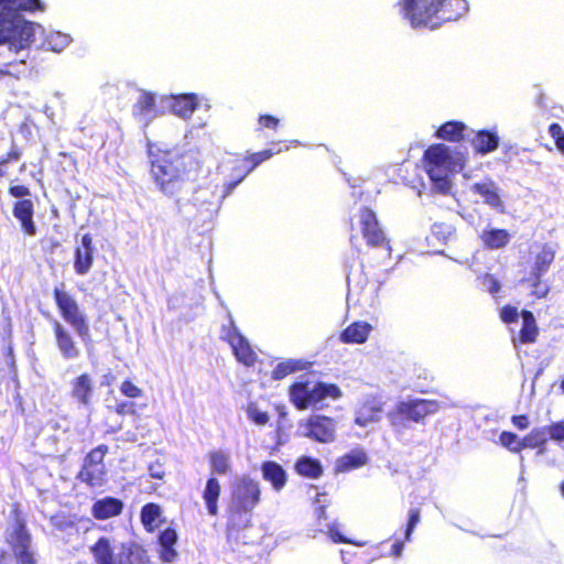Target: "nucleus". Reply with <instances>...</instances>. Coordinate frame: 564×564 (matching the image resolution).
Returning <instances> with one entry per match:
<instances>
[{"label": "nucleus", "instance_id": "1", "mask_svg": "<svg viewBox=\"0 0 564 564\" xmlns=\"http://www.w3.org/2000/svg\"><path fill=\"white\" fill-rule=\"evenodd\" d=\"M44 9L41 0H0V45H7L14 52L30 47L44 29L25 20L21 13ZM11 66L12 63L0 62V78L12 74Z\"/></svg>", "mask_w": 564, "mask_h": 564}, {"label": "nucleus", "instance_id": "2", "mask_svg": "<svg viewBox=\"0 0 564 564\" xmlns=\"http://www.w3.org/2000/svg\"><path fill=\"white\" fill-rule=\"evenodd\" d=\"M423 159L434 191L446 194L452 189L453 176L464 169L467 155L458 148L434 144L424 152Z\"/></svg>", "mask_w": 564, "mask_h": 564}, {"label": "nucleus", "instance_id": "3", "mask_svg": "<svg viewBox=\"0 0 564 564\" xmlns=\"http://www.w3.org/2000/svg\"><path fill=\"white\" fill-rule=\"evenodd\" d=\"M340 397L341 391L336 384L322 381L301 380L290 388V400L299 410H321L326 400H337Z\"/></svg>", "mask_w": 564, "mask_h": 564}, {"label": "nucleus", "instance_id": "4", "mask_svg": "<svg viewBox=\"0 0 564 564\" xmlns=\"http://www.w3.org/2000/svg\"><path fill=\"white\" fill-rule=\"evenodd\" d=\"M445 0H399L403 19L413 29L435 30L442 25V8Z\"/></svg>", "mask_w": 564, "mask_h": 564}, {"label": "nucleus", "instance_id": "5", "mask_svg": "<svg viewBox=\"0 0 564 564\" xmlns=\"http://www.w3.org/2000/svg\"><path fill=\"white\" fill-rule=\"evenodd\" d=\"M176 159V154L164 152L152 161L151 174L161 192L167 196L177 195L183 186Z\"/></svg>", "mask_w": 564, "mask_h": 564}, {"label": "nucleus", "instance_id": "6", "mask_svg": "<svg viewBox=\"0 0 564 564\" xmlns=\"http://www.w3.org/2000/svg\"><path fill=\"white\" fill-rule=\"evenodd\" d=\"M440 409L441 403L436 400L409 398L400 401L388 417L392 425H398L399 420L402 419L419 423L426 416L437 413Z\"/></svg>", "mask_w": 564, "mask_h": 564}, {"label": "nucleus", "instance_id": "7", "mask_svg": "<svg viewBox=\"0 0 564 564\" xmlns=\"http://www.w3.org/2000/svg\"><path fill=\"white\" fill-rule=\"evenodd\" d=\"M90 552L96 564H130L132 544L102 536Z\"/></svg>", "mask_w": 564, "mask_h": 564}, {"label": "nucleus", "instance_id": "8", "mask_svg": "<svg viewBox=\"0 0 564 564\" xmlns=\"http://www.w3.org/2000/svg\"><path fill=\"white\" fill-rule=\"evenodd\" d=\"M54 297L62 317L74 328L76 334L86 341L89 338V326L76 300L67 292L59 289H55Z\"/></svg>", "mask_w": 564, "mask_h": 564}, {"label": "nucleus", "instance_id": "9", "mask_svg": "<svg viewBox=\"0 0 564 564\" xmlns=\"http://www.w3.org/2000/svg\"><path fill=\"white\" fill-rule=\"evenodd\" d=\"M260 484L247 476L238 478L232 486L231 505L236 511L250 512L259 503Z\"/></svg>", "mask_w": 564, "mask_h": 564}, {"label": "nucleus", "instance_id": "10", "mask_svg": "<svg viewBox=\"0 0 564 564\" xmlns=\"http://www.w3.org/2000/svg\"><path fill=\"white\" fill-rule=\"evenodd\" d=\"M220 338L230 345L232 352L239 362L245 366H252L254 364L257 355L251 348L248 339L242 336L236 327L231 316H229L228 325H223Z\"/></svg>", "mask_w": 564, "mask_h": 564}, {"label": "nucleus", "instance_id": "11", "mask_svg": "<svg viewBox=\"0 0 564 564\" xmlns=\"http://www.w3.org/2000/svg\"><path fill=\"white\" fill-rule=\"evenodd\" d=\"M336 422L326 415H311L299 424L303 436L319 443H332L336 438Z\"/></svg>", "mask_w": 564, "mask_h": 564}, {"label": "nucleus", "instance_id": "12", "mask_svg": "<svg viewBox=\"0 0 564 564\" xmlns=\"http://www.w3.org/2000/svg\"><path fill=\"white\" fill-rule=\"evenodd\" d=\"M203 101H205L204 105L208 110L210 108L208 100L196 94L170 95L161 97V107L166 108L178 118L188 120Z\"/></svg>", "mask_w": 564, "mask_h": 564}, {"label": "nucleus", "instance_id": "13", "mask_svg": "<svg viewBox=\"0 0 564 564\" xmlns=\"http://www.w3.org/2000/svg\"><path fill=\"white\" fill-rule=\"evenodd\" d=\"M8 543L11 545L19 564H35L34 553L31 551V535L22 521L17 520L8 531Z\"/></svg>", "mask_w": 564, "mask_h": 564}, {"label": "nucleus", "instance_id": "14", "mask_svg": "<svg viewBox=\"0 0 564 564\" xmlns=\"http://www.w3.org/2000/svg\"><path fill=\"white\" fill-rule=\"evenodd\" d=\"M161 97L148 91L141 93L133 106L134 118L143 126H148L162 116L166 108L161 107Z\"/></svg>", "mask_w": 564, "mask_h": 564}, {"label": "nucleus", "instance_id": "15", "mask_svg": "<svg viewBox=\"0 0 564 564\" xmlns=\"http://www.w3.org/2000/svg\"><path fill=\"white\" fill-rule=\"evenodd\" d=\"M95 248L89 234L82 236L77 242L74 253V270L78 275H86L94 263Z\"/></svg>", "mask_w": 564, "mask_h": 564}, {"label": "nucleus", "instance_id": "16", "mask_svg": "<svg viewBox=\"0 0 564 564\" xmlns=\"http://www.w3.org/2000/svg\"><path fill=\"white\" fill-rule=\"evenodd\" d=\"M382 403L375 397H366L355 410V423L361 427L377 423L381 419Z\"/></svg>", "mask_w": 564, "mask_h": 564}, {"label": "nucleus", "instance_id": "17", "mask_svg": "<svg viewBox=\"0 0 564 564\" xmlns=\"http://www.w3.org/2000/svg\"><path fill=\"white\" fill-rule=\"evenodd\" d=\"M314 503L316 506L315 513L318 519L319 531L325 532L334 543H354L343 535L341 525L338 522L326 523L324 527L322 525L321 521L326 517L325 508L328 503L326 494H317Z\"/></svg>", "mask_w": 564, "mask_h": 564}, {"label": "nucleus", "instance_id": "18", "mask_svg": "<svg viewBox=\"0 0 564 564\" xmlns=\"http://www.w3.org/2000/svg\"><path fill=\"white\" fill-rule=\"evenodd\" d=\"M72 399L83 406H89L94 397V379L88 373H82L69 383Z\"/></svg>", "mask_w": 564, "mask_h": 564}, {"label": "nucleus", "instance_id": "19", "mask_svg": "<svg viewBox=\"0 0 564 564\" xmlns=\"http://www.w3.org/2000/svg\"><path fill=\"white\" fill-rule=\"evenodd\" d=\"M237 185V183H229L227 188L219 191L218 185L199 186L193 195V202L200 208L218 205Z\"/></svg>", "mask_w": 564, "mask_h": 564}, {"label": "nucleus", "instance_id": "20", "mask_svg": "<svg viewBox=\"0 0 564 564\" xmlns=\"http://www.w3.org/2000/svg\"><path fill=\"white\" fill-rule=\"evenodd\" d=\"M54 336L57 349L62 357L67 360L77 359L80 356V348L74 340L69 330H67L59 322H54Z\"/></svg>", "mask_w": 564, "mask_h": 564}, {"label": "nucleus", "instance_id": "21", "mask_svg": "<svg viewBox=\"0 0 564 564\" xmlns=\"http://www.w3.org/2000/svg\"><path fill=\"white\" fill-rule=\"evenodd\" d=\"M359 224L365 239L371 246H380L384 241L383 231L379 228L372 210L364 208L359 214Z\"/></svg>", "mask_w": 564, "mask_h": 564}, {"label": "nucleus", "instance_id": "22", "mask_svg": "<svg viewBox=\"0 0 564 564\" xmlns=\"http://www.w3.org/2000/svg\"><path fill=\"white\" fill-rule=\"evenodd\" d=\"M470 189L475 194H478L484 199V203L489 205L491 208L501 213L505 212V205L500 196L499 187L492 181L487 180L475 183L471 185Z\"/></svg>", "mask_w": 564, "mask_h": 564}, {"label": "nucleus", "instance_id": "23", "mask_svg": "<svg viewBox=\"0 0 564 564\" xmlns=\"http://www.w3.org/2000/svg\"><path fill=\"white\" fill-rule=\"evenodd\" d=\"M533 264L530 274L543 275L554 260L555 251L550 245H534L531 249Z\"/></svg>", "mask_w": 564, "mask_h": 564}, {"label": "nucleus", "instance_id": "24", "mask_svg": "<svg viewBox=\"0 0 564 564\" xmlns=\"http://www.w3.org/2000/svg\"><path fill=\"white\" fill-rule=\"evenodd\" d=\"M470 143L476 153L486 155L497 150L500 138L497 131L478 130L474 132Z\"/></svg>", "mask_w": 564, "mask_h": 564}, {"label": "nucleus", "instance_id": "25", "mask_svg": "<svg viewBox=\"0 0 564 564\" xmlns=\"http://www.w3.org/2000/svg\"><path fill=\"white\" fill-rule=\"evenodd\" d=\"M479 238L486 248L496 250L505 248L510 242L511 235L506 229L487 226L481 230Z\"/></svg>", "mask_w": 564, "mask_h": 564}, {"label": "nucleus", "instance_id": "26", "mask_svg": "<svg viewBox=\"0 0 564 564\" xmlns=\"http://www.w3.org/2000/svg\"><path fill=\"white\" fill-rule=\"evenodd\" d=\"M34 43H39L40 46H46L47 50L59 53L72 43V37L70 35L58 31H44L43 34L36 35V39L32 44Z\"/></svg>", "mask_w": 564, "mask_h": 564}, {"label": "nucleus", "instance_id": "27", "mask_svg": "<svg viewBox=\"0 0 564 564\" xmlns=\"http://www.w3.org/2000/svg\"><path fill=\"white\" fill-rule=\"evenodd\" d=\"M122 509L123 503L121 500L106 497L94 502L91 513L98 520H107L120 514Z\"/></svg>", "mask_w": 564, "mask_h": 564}, {"label": "nucleus", "instance_id": "28", "mask_svg": "<svg viewBox=\"0 0 564 564\" xmlns=\"http://www.w3.org/2000/svg\"><path fill=\"white\" fill-rule=\"evenodd\" d=\"M176 163L181 170V177L183 184L188 181H195L200 171V161L198 153L187 152L183 155H177Z\"/></svg>", "mask_w": 564, "mask_h": 564}, {"label": "nucleus", "instance_id": "29", "mask_svg": "<svg viewBox=\"0 0 564 564\" xmlns=\"http://www.w3.org/2000/svg\"><path fill=\"white\" fill-rule=\"evenodd\" d=\"M261 474L265 481H269L275 491L284 488L288 476L283 467L275 462H264L261 465Z\"/></svg>", "mask_w": 564, "mask_h": 564}, {"label": "nucleus", "instance_id": "30", "mask_svg": "<svg viewBox=\"0 0 564 564\" xmlns=\"http://www.w3.org/2000/svg\"><path fill=\"white\" fill-rule=\"evenodd\" d=\"M371 330L372 326L369 323L355 322L341 332L340 340L345 344H364Z\"/></svg>", "mask_w": 564, "mask_h": 564}, {"label": "nucleus", "instance_id": "31", "mask_svg": "<svg viewBox=\"0 0 564 564\" xmlns=\"http://www.w3.org/2000/svg\"><path fill=\"white\" fill-rule=\"evenodd\" d=\"M13 215L21 223L23 231L28 236H34L36 232L33 223V203L29 199L20 200L15 204Z\"/></svg>", "mask_w": 564, "mask_h": 564}, {"label": "nucleus", "instance_id": "32", "mask_svg": "<svg viewBox=\"0 0 564 564\" xmlns=\"http://www.w3.org/2000/svg\"><path fill=\"white\" fill-rule=\"evenodd\" d=\"M367 460V454L362 449L356 448L339 457L336 460L335 468L338 473H347L365 466Z\"/></svg>", "mask_w": 564, "mask_h": 564}, {"label": "nucleus", "instance_id": "33", "mask_svg": "<svg viewBox=\"0 0 564 564\" xmlns=\"http://www.w3.org/2000/svg\"><path fill=\"white\" fill-rule=\"evenodd\" d=\"M177 541V534L173 529H165L159 536L161 546L160 557L163 562L172 563L177 557V552L174 545Z\"/></svg>", "mask_w": 564, "mask_h": 564}, {"label": "nucleus", "instance_id": "34", "mask_svg": "<svg viewBox=\"0 0 564 564\" xmlns=\"http://www.w3.org/2000/svg\"><path fill=\"white\" fill-rule=\"evenodd\" d=\"M106 467L105 465H93L84 463L79 473V478L91 487H100L105 482Z\"/></svg>", "mask_w": 564, "mask_h": 564}, {"label": "nucleus", "instance_id": "35", "mask_svg": "<svg viewBox=\"0 0 564 564\" xmlns=\"http://www.w3.org/2000/svg\"><path fill=\"white\" fill-rule=\"evenodd\" d=\"M469 10L467 0H445L442 8V24L455 21Z\"/></svg>", "mask_w": 564, "mask_h": 564}, {"label": "nucleus", "instance_id": "36", "mask_svg": "<svg viewBox=\"0 0 564 564\" xmlns=\"http://www.w3.org/2000/svg\"><path fill=\"white\" fill-rule=\"evenodd\" d=\"M467 127L460 121H448L440 127L436 132L438 139L456 142L464 138Z\"/></svg>", "mask_w": 564, "mask_h": 564}, {"label": "nucleus", "instance_id": "37", "mask_svg": "<svg viewBox=\"0 0 564 564\" xmlns=\"http://www.w3.org/2000/svg\"><path fill=\"white\" fill-rule=\"evenodd\" d=\"M220 495V484L215 477L208 478L204 492L203 499L207 507V511L210 516H216L218 512L217 501Z\"/></svg>", "mask_w": 564, "mask_h": 564}, {"label": "nucleus", "instance_id": "38", "mask_svg": "<svg viewBox=\"0 0 564 564\" xmlns=\"http://www.w3.org/2000/svg\"><path fill=\"white\" fill-rule=\"evenodd\" d=\"M141 522L149 532L158 529L162 522V511L159 505L147 503L141 510Z\"/></svg>", "mask_w": 564, "mask_h": 564}, {"label": "nucleus", "instance_id": "39", "mask_svg": "<svg viewBox=\"0 0 564 564\" xmlns=\"http://www.w3.org/2000/svg\"><path fill=\"white\" fill-rule=\"evenodd\" d=\"M282 151V148H279L276 151L269 149L258 153H253L249 158L243 159L241 161L242 165L240 167L242 174L236 183H240L245 178V176L248 173H250L254 167H257L261 162L269 160L274 153H281Z\"/></svg>", "mask_w": 564, "mask_h": 564}, {"label": "nucleus", "instance_id": "40", "mask_svg": "<svg viewBox=\"0 0 564 564\" xmlns=\"http://www.w3.org/2000/svg\"><path fill=\"white\" fill-rule=\"evenodd\" d=\"M547 442V430L542 427L533 429L522 438V446L524 448H538V454L545 452V444Z\"/></svg>", "mask_w": 564, "mask_h": 564}, {"label": "nucleus", "instance_id": "41", "mask_svg": "<svg viewBox=\"0 0 564 564\" xmlns=\"http://www.w3.org/2000/svg\"><path fill=\"white\" fill-rule=\"evenodd\" d=\"M209 463L212 471L215 474L227 475L231 471V457L226 451L217 449L212 452Z\"/></svg>", "mask_w": 564, "mask_h": 564}, {"label": "nucleus", "instance_id": "42", "mask_svg": "<svg viewBox=\"0 0 564 564\" xmlns=\"http://www.w3.org/2000/svg\"><path fill=\"white\" fill-rule=\"evenodd\" d=\"M522 328L520 330V341L522 344H530L535 341L539 329L533 314L529 311L522 312Z\"/></svg>", "mask_w": 564, "mask_h": 564}, {"label": "nucleus", "instance_id": "43", "mask_svg": "<svg viewBox=\"0 0 564 564\" xmlns=\"http://www.w3.org/2000/svg\"><path fill=\"white\" fill-rule=\"evenodd\" d=\"M295 470L297 474L313 479L318 478L323 473L319 460L306 456L299 458Z\"/></svg>", "mask_w": 564, "mask_h": 564}, {"label": "nucleus", "instance_id": "44", "mask_svg": "<svg viewBox=\"0 0 564 564\" xmlns=\"http://www.w3.org/2000/svg\"><path fill=\"white\" fill-rule=\"evenodd\" d=\"M542 275L529 274L522 280L531 288V293L538 299H544L550 292V286L541 280Z\"/></svg>", "mask_w": 564, "mask_h": 564}, {"label": "nucleus", "instance_id": "45", "mask_svg": "<svg viewBox=\"0 0 564 564\" xmlns=\"http://www.w3.org/2000/svg\"><path fill=\"white\" fill-rule=\"evenodd\" d=\"M301 369H303V364L301 360H293V359L285 360V361L280 362L279 365H276V367L274 368V370L272 372V377L275 380H280V379H283L284 377H286L288 375L293 373Z\"/></svg>", "mask_w": 564, "mask_h": 564}, {"label": "nucleus", "instance_id": "46", "mask_svg": "<svg viewBox=\"0 0 564 564\" xmlns=\"http://www.w3.org/2000/svg\"><path fill=\"white\" fill-rule=\"evenodd\" d=\"M499 443L512 453H520L523 449L522 438L512 432H502L499 436Z\"/></svg>", "mask_w": 564, "mask_h": 564}, {"label": "nucleus", "instance_id": "47", "mask_svg": "<svg viewBox=\"0 0 564 564\" xmlns=\"http://www.w3.org/2000/svg\"><path fill=\"white\" fill-rule=\"evenodd\" d=\"M246 412L247 417L257 425H265L269 421V414L260 410L256 403H249Z\"/></svg>", "mask_w": 564, "mask_h": 564}, {"label": "nucleus", "instance_id": "48", "mask_svg": "<svg viewBox=\"0 0 564 564\" xmlns=\"http://www.w3.org/2000/svg\"><path fill=\"white\" fill-rule=\"evenodd\" d=\"M454 228L447 224H434L432 235L440 241H447L454 235Z\"/></svg>", "mask_w": 564, "mask_h": 564}, {"label": "nucleus", "instance_id": "49", "mask_svg": "<svg viewBox=\"0 0 564 564\" xmlns=\"http://www.w3.org/2000/svg\"><path fill=\"white\" fill-rule=\"evenodd\" d=\"M549 133L555 141L557 150L564 154V130L558 123H552L549 127Z\"/></svg>", "mask_w": 564, "mask_h": 564}, {"label": "nucleus", "instance_id": "50", "mask_svg": "<svg viewBox=\"0 0 564 564\" xmlns=\"http://www.w3.org/2000/svg\"><path fill=\"white\" fill-rule=\"evenodd\" d=\"M480 281L482 289L492 295L497 294L501 289L500 282L492 274H484Z\"/></svg>", "mask_w": 564, "mask_h": 564}, {"label": "nucleus", "instance_id": "51", "mask_svg": "<svg viewBox=\"0 0 564 564\" xmlns=\"http://www.w3.org/2000/svg\"><path fill=\"white\" fill-rule=\"evenodd\" d=\"M121 394L130 399H137L143 395V391L141 388L137 387L129 380L123 381L119 388Z\"/></svg>", "mask_w": 564, "mask_h": 564}, {"label": "nucleus", "instance_id": "52", "mask_svg": "<svg viewBox=\"0 0 564 564\" xmlns=\"http://www.w3.org/2000/svg\"><path fill=\"white\" fill-rule=\"evenodd\" d=\"M420 510L417 508H412L409 510V519L408 524L404 533V538L406 541L411 540V535L416 527V524L420 522Z\"/></svg>", "mask_w": 564, "mask_h": 564}, {"label": "nucleus", "instance_id": "53", "mask_svg": "<svg viewBox=\"0 0 564 564\" xmlns=\"http://www.w3.org/2000/svg\"><path fill=\"white\" fill-rule=\"evenodd\" d=\"M107 452L106 446H98L93 449L85 458L84 463L93 465H104V458Z\"/></svg>", "mask_w": 564, "mask_h": 564}, {"label": "nucleus", "instance_id": "54", "mask_svg": "<svg viewBox=\"0 0 564 564\" xmlns=\"http://www.w3.org/2000/svg\"><path fill=\"white\" fill-rule=\"evenodd\" d=\"M543 427L547 430V437L550 436V438L556 442L564 441V422H557Z\"/></svg>", "mask_w": 564, "mask_h": 564}, {"label": "nucleus", "instance_id": "55", "mask_svg": "<svg viewBox=\"0 0 564 564\" xmlns=\"http://www.w3.org/2000/svg\"><path fill=\"white\" fill-rule=\"evenodd\" d=\"M519 312L517 307L506 305L500 310V318L506 324H511L518 321Z\"/></svg>", "mask_w": 564, "mask_h": 564}, {"label": "nucleus", "instance_id": "56", "mask_svg": "<svg viewBox=\"0 0 564 564\" xmlns=\"http://www.w3.org/2000/svg\"><path fill=\"white\" fill-rule=\"evenodd\" d=\"M259 124L264 128L276 129L279 119L272 116H261L259 118Z\"/></svg>", "mask_w": 564, "mask_h": 564}, {"label": "nucleus", "instance_id": "57", "mask_svg": "<svg viewBox=\"0 0 564 564\" xmlns=\"http://www.w3.org/2000/svg\"><path fill=\"white\" fill-rule=\"evenodd\" d=\"M116 412L118 414H135V405L133 402H121L117 404Z\"/></svg>", "mask_w": 564, "mask_h": 564}, {"label": "nucleus", "instance_id": "58", "mask_svg": "<svg viewBox=\"0 0 564 564\" xmlns=\"http://www.w3.org/2000/svg\"><path fill=\"white\" fill-rule=\"evenodd\" d=\"M512 424L519 430H525L529 427V419L525 415H513L511 417Z\"/></svg>", "mask_w": 564, "mask_h": 564}, {"label": "nucleus", "instance_id": "59", "mask_svg": "<svg viewBox=\"0 0 564 564\" xmlns=\"http://www.w3.org/2000/svg\"><path fill=\"white\" fill-rule=\"evenodd\" d=\"M10 194L14 197L22 198L30 195V191L28 187L23 185H14L9 189Z\"/></svg>", "mask_w": 564, "mask_h": 564}, {"label": "nucleus", "instance_id": "60", "mask_svg": "<svg viewBox=\"0 0 564 564\" xmlns=\"http://www.w3.org/2000/svg\"><path fill=\"white\" fill-rule=\"evenodd\" d=\"M149 473L152 478L162 479L164 477V469L160 464L150 465Z\"/></svg>", "mask_w": 564, "mask_h": 564}, {"label": "nucleus", "instance_id": "61", "mask_svg": "<svg viewBox=\"0 0 564 564\" xmlns=\"http://www.w3.org/2000/svg\"><path fill=\"white\" fill-rule=\"evenodd\" d=\"M20 159V152L17 149H12L8 155L3 159H1V163H9L11 161H15Z\"/></svg>", "mask_w": 564, "mask_h": 564}, {"label": "nucleus", "instance_id": "62", "mask_svg": "<svg viewBox=\"0 0 564 564\" xmlns=\"http://www.w3.org/2000/svg\"><path fill=\"white\" fill-rule=\"evenodd\" d=\"M403 551V543L398 541L392 545L391 555L400 557Z\"/></svg>", "mask_w": 564, "mask_h": 564}, {"label": "nucleus", "instance_id": "63", "mask_svg": "<svg viewBox=\"0 0 564 564\" xmlns=\"http://www.w3.org/2000/svg\"><path fill=\"white\" fill-rule=\"evenodd\" d=\"M0 564H10L9 554L0 549Z\"/></svg>", "mask_w": 564, "mask_h": 564}, {"label": "nucleus", "instance_id": "64", "mask_svg": "<svg viewBox=\"0 0 564 564\" xmlns=\"http://www.w3.org/2000/svg\"><path fill=\"white\" fill-rule=\"evenodd\" d=\"M560 389L564 392V378L560 382Z\"/></svg>", "mask_w": 564, "mask_h": 564}]
</instances>
